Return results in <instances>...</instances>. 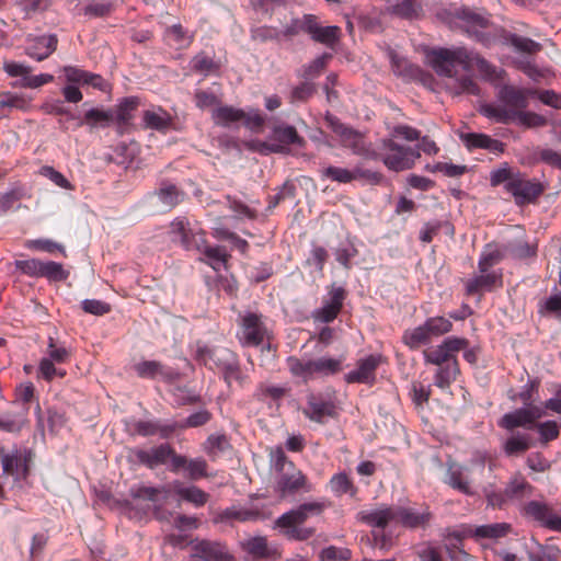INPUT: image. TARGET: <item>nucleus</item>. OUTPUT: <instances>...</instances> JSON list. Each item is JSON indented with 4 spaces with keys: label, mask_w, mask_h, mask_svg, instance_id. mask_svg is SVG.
I'll return each mask as SVG.
<instances>
[{
    "label": "nucleus",
    "mask_w": 561,
    "mask_h": 561,
    "mask_svg": "<svg viewBox=\"0 0 561 561\" xmlns=\"http://www.w3.org/2000/svg\"><path fill=\"white\" fill-rule=\"evenodd\" d=\"M459 374L458 362L438 366L434 377V383L440 389H447L454 382Z\"/></svg>",
    "instance_id": "a19ab883"
},
{
    "label": "nucleus",
    "mask_w": 561,
    "mask_h": 561,
    "mask_svg": "<svg viewBox=\"0 0 561 561\" xmlns=\"http://www.w3.org/2000/svg\"><path fill=\"white\" fill-rule=\"evenodd\" d=\"M43 261L37 259L19 260L15 262V266L23 274L31 277H41Z\"/></svg>",
    "instance_id": "e2e57ef3"
},
{
    "label": "nucleus",
    "mask_w": 561,
    "mask_h": 561,
    "mask_svg": "<svg viewBox=\"0 0 561 561\" xmlns=\"http://www.w3.org/2000/svg\"><path fill=\"white\" fill-rule=\"evenodd\" d=\"M331 54L324 53L321 56L312 60L308 66L305 67L306 78L318 77L325 68L328 60L331 59Z\"/></svg>",
    "instance_id": "774afa93"
},
{
    "label": "nucleus",
    "mask_w": 561,
    "mask_h": 561,
    "mask_svg": "<svg viewBox=\"0 0 561 561\" xmlns=\"http://www.w3.org/2000/svg\"><path fill=\"white\" fill-rule=\"evenodd\" d=\"M112 118L113 116L111 112L102 111L99 108H91L84 115L85 123L91 126L107 125L112 121Z\"/></svg>",
    "instance_id": "0e129e2a"
},
{
    "label": "nucleus",
    "mask_w": 561,
    "mask_h": 561,
    "mask_svg": "<svg viewBox=\"0 0 561 561\" xmlns=\"http://www.w3.org/2000/svg\"><path fill=\"white\" fill-rule=\"evenodd\" d=\"M283 529L284 535L291 540H307L314 534L311 527H301V525H276Z\"/></svg>",
    "instance_id": "3c124183"
},
{
    "label": "nucleus",
    "mask_w": 561,
    "mask_h": 561,
    "mask_svg": "<svg viewBox=\"0 0 561 561\" xmlns=\"http://www.w3.org/2000/svg\"><path fill=\"white\" fill-rule=\"evenodd\" d=\"M25 247L30 250H38V251H44V252H48V253L59 251L62 254H65L64 247L53 240H49V239L27 240L25 242Z\"/></svg>",
    "instance_id": "4d7b16f0"
},
{
    "label": "nucleus",
    "mask_w": 561,
    "mask_h": 561,
    "mask_svg": "<svg viewBox=\"0 0 561 561\" xmlns=\"http://www.w3.org/2000/svg\"><path fill=\"white\" fill-rule=\"evenodd\" d=\"M430 66L439 76L454 77L456 67L460 66L466 71L477 69L484 79L496 81L502 78V70H497L480 55L469 51L463 47L455 49H433L426 55Z\"/></svg>",
    "instance_id": "f03ea898"
},
{
    "label": "nucleus",
    "mask_w": 561,
    "mask_h": 561,
    "mask_svg": "<svg viewBox=\"0 0 561 561\" xmlns=\"http://www.w3.org/2000/svg\"><path fill=\"white\" fill-rule=\"evenodd\" d=\"M304 415L312 422L323 424L336 414L335 404L321 394L310 393L302 409Z\"/></svg>",
    "instance_id": "4468645a"
},
{
    "label": "nucleus",
    "mask_w": 561,
    "mask_h": 561,
    "mask_svg": "<svg viewBox=\"0 0 561 561\" xmlns=\"http://www.w3.org/2000/svg\"><path fill=\"white\" fill-rule=\"evenodd\" d=\"M356 518L367 526L383 529L389 525H396L394 506L380 505L362 510L357 513Z\"/></svg>",
    "instance_id": "dca6fc26"
},
{
    "label": "nucleus",
    "mask_w": 561,
    "mask_h": 561,
    "mask_svg": "<svg viewBox=\"0 0 561 561\" xmlns=\"http://www.w3.org/2000/svg\"><path fill=\"white\" fill-rule=\"evenodd\" d=\"M69 273L64 270L62 264L57 262H43L41 277H46L53 282H61L68 278Z\"/></svg>",
    "instance_id": "49530a36"
},
{
    "label": "nucleus",
    "mask_w": 561,
    "mask_h": 561,
    "mask_svg": "<svg viewBox=\"0 0 561 561\" xmlns=\"http://www.w3.org/2000/svg\"><path fill=\"white\" fill-rule=\"evenodd\" d=\"M526 465L534 472H546L551 468V462L541 453L529 454Z\"/></svg>",
    "instance_id": "69168bd1"
},
{
    "label": "nucleus",
    "mask_w": 561,
    "mask_h": 561,
    "mask_svg": "<svg viewBox=\"0 0 561 561\" xmlns=\"http://www.w3.org/2000/svg\"><path fill=\"white\" fill-rule=\"evenodd\" d=\"M527 106V90L505 84L499 90L496 102L482 104L479 112L500 124L517 122L527 128L546 126L547 118L534 112H525Z\"/></svg>",
    "instance_id": "f257e3e1"
},
{
    "label": "nucleus",
    "mask_w": 561,
    "mask_h": 561,
    "mask_svg": "<svg viewBox=\"0 0 561 561\" xmlns=\"http://www.w3.org/2000/svg\"><path fill=\"white\" fill-rule=\"evenodd\" d=\"M525 512L547 528L561 531V517L554 514L546 503L531 501L526 505Z\"/></svg>",
    "instance_id": "4be33fe9"
},
{
    "label": "nucleus",
    "mask_w": 561,
    "mask_h": 561,
    "mask_svg": "<svg viewBox=\"0 0 561 561\" xmlns=\"http://www.w3.org/2000/svg\"><path fill=\"white\" fill-rule=\"evenodd\" d=\"M512 531L508 523H495L489 525L477 526L470 530V534L478 539H500L507 536Z\"/></svg>",
    "instance_id": "473e14b6"
},
{
    "label": "nucleus",
    "mask_w": 561,
    "mask_h": 561,
    "mask_svg": "<svg viewBox=\"0 0 561 561\" xmlns=\"http://www.w3.org/2000/svg\"><path fill=\"white\" fill-rule=\"evenodd\" d=\"M451 328L453 323L447 318H428L424 324L405 331L403 334V341L409 347L417 348L423 344L430 343L433 337H438L448 333Z\"/></svg>",
    "instance_id": "39448f33"
},
{
    "label": "nucleus",
    "mask_w": 561,
    "mask_h": 561,
    "mask_svg": "<svg viewBox=\"0 0 561 561\" xmlns=\"http://www.w3.org/2000/svg\"><path fill=\"white\" fill-rule=\"evenodd\" d=\"M174 425L160 424L154 421H138L135 424V431L141 436L160 434L162 437H168L174 432Z\"/></svg>",
    "instance_id": "58836bf2"
},
{
    "label": "nucleus",
    "mask_w": 561,
    "mask_h": 561,
    "mask_svg": "<svg viewBox=\"0 0 561 561\" xmlns=\"http://www.w3.org/2000/svg\"><path fill=\"white\" fill-rule=\"evenodd\" d=\"M244 116V111L233 106H219L213 111V119L216 125L228 127L240 122Z\"/></svg>",
    "instance_id": "e433bc0d"
},
{
    "label": "nucleus",
    "mask_w": 561,
    "mask_h": 561,
    "mask_svg": "<svg viewBox=\"0 0 561 561\" xmlns=\"http://www.w3.org/2000/svg\"><path fill=\"white\" fill-rule=\"evenodd\" d=\"M458 18L462 21L466 32L477 41L485 43L484 30L489 25V20L481 14L474 13L469 9H462L458 12Z\"/></svg>",
    "instance_id": "393cba45"
},
{
    "label": "nucleus",
    "mask_w": 561,
    "mask_h": 561,
    "mask_svg": "<svg viewBox=\"0 0 561 561\" xmlns=\"http://www.w3.org/2000/svg\"><path fill=\"white\" fill-rule=\"evenodd\" d=\"M501 274L496 272L481 273L467 282L466 288L469 295L479 293L482 289L491 290L493 287L501 285Z\"/></svg>",
    "instance_id": "2f4dec72"
},
{
    "label": "nucleus",
    "mask_w": 561,
    "mask_h": 561,
    "mask_svg": "<svg viewBox=\"0 0 561 561\" xmlns=\"http://www.w3.org/2000/svg\"><path fill=\"white\" fill-rule=\"evenodd\" d=\"M468 344V340L463 337H447L442 344L426 348L423 352V356L426 363L436 366L451 364L454 360H457L456 354L465 350Z\"/></svg>",
    "instance_id": "0eeeda50"
},
{
    "label": "nucleus",
    "mask_w": 561,
    "mask_h": 561,
    "mask_svg": "<svg viewBox=\"0 0 561 561\" xmlns=\"http://www.w3.org/2000/svg\"><path fill=\"white\" fill-rule=\"evenodd\" d=\"M328 507L325 501H312L300 504L299 506L290 510L289 512L280 515L275 524L276 525H302L311 517L320 516Z\"/></svg>",
    "instance_id": "ddd939ff"
},
{
    "label": "nucleus",
    "mask_w": 561,
    "mask_h": 561,
    "mask_svg": "<svg viewBox=\"0 0 561 561\" xmlns=\"http://www.w3.org/2000/svg\"><path fill=\"white\" fill-rule=\"evenodd\" d=\"M142 119L146 127L157 130H165L171 125V116L160 107L145 111Z\"/></svg>",
    "instance_id": "4c0bfd02"
},
{
    "label": "nucleus",
    "mask_w": 561,
    "mask_h": 561,
    "mask_svg": "<svg viewBox=\"0 0 561 561\" xmlns=\"http://www.w3.org/2000/svg\"><path fill=\"white\" fill-rule=\"evenodd\" d=\"M343 358L318 357L312 359L314 378L328 377L342 370Z\"/></svg>",
    "instance_id": "f704fd0d"
},
{
    "label": "nucleus",
    "mask_w": 561,
    "mask_h": 561,
    "mask_svg": "<svg viewBox=\"0 0 561 561\" xmlns=\"http://www.w3.org/2000/svg\"><path fill=\"white\" fill-rule=\"evenodd\" d=\"M58 39L56 35H43L36 37L33 43L27 46L25 54L37 60L42 61L48 58L57 48Z\"/></svg>",
    "instance_id": "cd10ccee"
},
{
    "label": "nucleus",
    "mask_w": 561,
    "mask_h": 561,
    "mask_svg": "<svg viewBox=\"0 0 561 561\" xmlns=\"http://www.w3.org/2000/svg\"><path fill=\"white\" fill-rule=\"evenodd\" d=\"M499 426L508 431L516 427L533 428L526 408H520L504 414L499 421Z\"/></svg>",
    "instance_id": "c9c22d12"
},
{
    "label": "nucleus",
    "mask_w": 561,
    "mask_h": 561,
    "mask_svg": "<svg viewBox=\"0 0 561 561\" xmlns=\"http://www.w3.org/2000/svg\"><path fill=\"white\" fill-rule=\"evenodd\" d=\"M391 67L397 76L412 78L419 73V68L410 64L405 58L400 57L396 53H390Z\"/></svg>",
    "instance_id": "a18cd8bd"
},
{
    "label": "nucleus",
    "mask_w": 561,
    "mask_h": 561,
    "mask_svg": "<svg viewBox=\"0 0 561 561\" xmlns=\"http://www.w3.org/2000/svg\"><path fill=\"white\" fill-rule=\"evenodd\" d=\"M137 376L145 379L160 378L162 381L172 382L180 378V374L158 360H142L134 365Z\"/></svg>",
    "instance_id": "2eb2a0df"
},
{
    "label": "nucleus",
    "mask_w": 561,
    "mask_h": 561,
    "mask_svg": "<svg viewBox=\"0 0 561 561\" xmlns=\"http://www.w3.org/2000/svg\"><path fill=\"white\" fill-rule=\"evenodd\" d=\"M530 488L526 479L517 473L512 477L510 482L507 483L505 488V496L507 497H515L519 496L524 493L526 489Z\"/></svg>",
    "instance_id": "052dcab7"
},
{
    "label": "nucleus",
    "mask_w": 561,
    "mask_h": 561,
    "mask_svg": "<svg viewBox=\"0 0 561 561\" xmlns=\"http://www.w3.org/2000/svg\"><path fill=\"white\" fill-rule=\"evenodd\" d=\"M224 352H230L227 348H210L208 345L197 342L195 345L194 359L211 370L220 367L218 356Z\"/></svg>",
    "instance_id": "7c9ffc66"
},
{
    "label": "nucleus",
    "mask_w": 561,
    "mask_h": 561,
    "mask_svg": "<svg viewBox=\"0 0 561 561\" xmlns=\"http://www.w3.org/2000/svg\"><path fill=\"white\" fill-rule=\"evenodd\" d=\"M380 363L381 356L379 355H369L359 359L356 368L345 375V381L348 383H373Z\"/></svg>",
    "instance_id": "6ab92c4d"
},
{
    "label": "nucleus",
    "mask_w": 561,
    "mask_h": 561,
    "mask_svg": "<svg viewBox=\"0 0 561 561\" xmlns=\"http://www.w3.org/2000/svg\"><path fill=\"white\" fill-rule=\"evenodd\" d=\"M39 174L49 179L55 185L65 188L72 190L71 183L61 174L59 171L55 170L53 167L44 165L39 170Z\"/></svg>",
    "instance_id": "680f3d73"
},
{
    "label": "nucleus",
    "mask_w": 561,
    "mask_h": 561,
    "mask_svg": "<svg viewBox=\"0 0 561 561\" xmlns=\"http://www.w3.org/2000/svg\"><path fill=\"white\" fill-rule=\"evenodd\" d=\"M272 141L252 142L249 147L260 153H285L288 151L289 145L304 146L305 140L300 137L294 126L278 125L273 128Z\"/></svg>",
    "instance_id": "423d86ee"
},
{
    "label": "nucleus",
    "mask_w": 561,
    "mask_h": 561,
    "mask_svg": "<svg viewBox=\"0 0 561 561\" xmlns=\"http://www.w3.org/2000/svg\"><path fill=\"white\" fill-rule=\"evenodd\" d=\"M167 41L178 49L186 48L191 45L193 36L187 34L180 24L173 25L167 30Z\"/></svg>",
    "instance_id": "c03bdc74"
},
{
    "label": "nucleus",
    "mask_w": 561,
    "mask_h": 561,
    "mask_svg": "<svg viewBox=\"0 0 561 561\" xmlns=\"http://www.w3.org/2000/svg\"><path fill=\"white\" fill-rule=\"evenodd\" d=\"M240 342L245 346H259L270 339V333L262 321V316L247 312L241 318Z\"/></svg>",
    "instance_id": "1a4fd4ad"
},
{
    "label": "nucleus",
    "mask_w": 561,
    "mask_h": 561,
    "mask_svg": "<svg viewBox=\"0 0 561 561\" xmlns=\"http://www.w3.org/2000/svg\"><path fill=\"white\" fill-rule=\"evenodd\" d=\"M287 368L293 377L300 379L307 383L314 379L312 359L304 360L296 356H289L286 359Z\"/></svg>",
    "instance_id": "72a5a7b5"
},
{
    "label": "nucleus",
    "mask_w": 561,
    "mask_h": 561,
    "mask_svg": "<svg viewBox=\"0 0 561 561\" xmlns=\"http://www.w3.org/2000/svg\"><path fill=\"white\" fill-rule=\"evenodd\" d=\"M307 34L318 43L332 47L340 38L341 30L339 26H321L319 25L316 15H312V21L307 25Z\"/></svg>",
    "instance_id": "bb28decb"
},
{
    "label": "nucleus",
    "mask_w": 561,
    "mask_h": 561,
    "mask_svg": "<svg viewBox=\"0 0 561 561\" xmlns=\"http://www.w3.org/2000/svg\"><path fill=\"white\" fill-rule=\"evenodd\" d=\"M138 106L136 98L124 99L116 107L115 118L118 123H126L131 117V112Z\"/></svg>",
    "instance_id": "5fc2aeb1"
},
{
    "label": "nucleus",
    "mask_w": 561,
    "mask_h": 561,
    "mask_svg": "<svg viewBox=\"0 0 561 561\" xmlns=\"http://www.w3.org/2000/svg\"><path fill=\"white\" fill-rule=\"evenodd\" d=\"M327 121L330 123V126L336 136H339L340 141L344 147L351 148L354 151L362 148L363 137L359 133L344 126L332 116H327Z\"/></svg>",
    "instance_id": "c756f323"
},
{
    "label": "nucleus",
    "mask_w": 561,
    "mask_h": 561,
    "mask_svg": "<svg viewBox=\"0 0 561 561\" xmlns=\"http://www.w3.org/2000/svg\"><path fill=\"white\" fill-rule=\"evenodd\" d=\"M24 196V193L21 188L15 187L8 192L0 194V211L2 214L8 213L13 209L15 204H18Z\"/></svg>",
    "instance_id": "864d4df0"
},
{
    "label": "nucleus",
    "mask_w": 561,
    "mask_h": 561,
    "mask_svg": "<svg viewBox=\"0 0 561 561\" xmlns=\"http://www.w3.org/2000/svg\"><path fill=\"white\" fill-rule=\"evenodd\" d=\"M158 197L165 207L172 208L180 203L181 193L175 185L163 183L158 191Z\"/></svg>",
    "instance_id": "de8ad7c7"
},
{
    "label": "nucleus",
    "mask_w": 561,
    "mask_h": 561,
    "mask_svg": "<svg viewBox=\"0 0 561 561\" xmlns=\"http://www.w3.org/2000/svg\"><path fill=\"white\" fill-rule=\"evenodd\" d=\"M530 447L529 436L526 434H515L506 439L503 449L507 456H516L525 453Z\"/></svg>",
    "instance_id": "37998d69"
},
{
    "label": "nucleus",
    "mask_w": 561,
    "mask_h": 561,
    "mask_svg": "<svg viewBox=\"0 0 561 561\" xmlns=\"http://www.w3.org/2000/svg\"><path fill=\"white\" fill-rule=\"evenodd\" d=\"M288 465L291 471L282 473L276 482V491L283 499L301 489L307 492L311 490L310 485L307 483L306 476L300 470L296 469L293 462H288Z\"/></svg>",
    "instance_id": "f3484780"
},
{
    "label": "nucleus",
    "mask_w": 561,
    "mask_h": 561,
    "mask_svg": "<svg viewBox=\"0 0 561 561\" xmlns=\"http://www.w3.org/2000/svg\"><path fill=\"white\" fill-rule=\"evenodd\" d=\"M175 492L183 501L190 502L199 507L206 504L209 495L195 485L184 486L180 481H173L165 486L135 485L129 490V494L135 500L149 501L154 506H160L167 502L170 492Z\"/></svg>",
    "instance_id": "7ed1b4c3"
},
{
    "label": "nucleus",
    "mask_w": 561,
    "mask_h": 561,
    "mask_svg": "<svg viewBox=\"0 0 561 561\" xmlns=\"http://www.w3.org/2000/svg\"><path fill=\"white\" fill-rule=\"evenodd\" d=\"M345 298V291L341 287H334L329 293V299L324 301L323 306L317 309L313 313V318L317 321L329 323L332 322L340 313L343 300Z\"/></svg>",
    "instance_id": "aec40b11"
},
{
    "label": "nucleus",
    "mask_w": 561,
    "mask_h": 561,
    "mask_svg": "<svg viewBox=\"0 0 561 561\" xmlns=\"http://www.w3.org/2000/svg\"><path fill=\"white\" fill-rule=\"evenodd\" d=\"M197 250L205 254L208 264L215 271L226 267L228 254L222 247H209L206 244V240L204 239V244H202L201 249Z\"/></svg>",
    "instance_id": "ea45409f"
},
{
    "label": "nucleus",
    "mask_w": 561,
    "mask_h": 561,
    "mask_svg": "<svg viewBox=\"0 0 561 561\" xmlns=\"http://www.w3.org/2000/svg\"><path fill=\"white\" fill-rule=\"evenodd\" d=\"M460 139L469 150L479 148L492 153H502L505 150L502 141L481 133H462Z\"/></svg>",
    "instance_id": "b1692460"
},
{
    "label": "nucleus",
    "mask_w": 561,
    "mask_h": 561,
    "mask_svg": "<svg viewBox=\"0 0 561 561\" xmlns=\"http://www.w3.org/2000/svg\"><path fill=\"white\" fill-rule=\"evenodd\" d=\"M379 156L389 170L400 172L413 168L421 153L413 147L400 145L393 139H386L382 141Z\"/></svg>",
    "instance_id": "20e7f679"
},
{
    "label": "nucleus",
    "mask_w": 561,
    "mask_h": 561,
    "mask_svg": "<svg viewBox=\"0 0 561 561\" xmlns=\"http://www.w3.org/2000/svg\"><path fill=\"white\" fill-rule=\"evenodd\" d=\"M529 94L537 95V98L546 105L551 106L553 108H561V94L554 92L553 90H545V91H530L527 90V96Z\"/></svg>",
    "instance_id": "338daca9"
},
{
    "label": "nucleus",
    "mask_w": 561,
    "mask_h": 561,
    "mask_svg": "<svg viewBox=\"0 0 561 561\" xmlns=\"http://www.w3.org/2000/svg\"><path fill=\"white\" fill-rule=\"evenodd\" d=\"M322 176L343 184L358 180H365L369 183H379L382 178L380 173L365 169L360 165H357L352 170L331 165L322 170Z\"/></svg>",
    "instance_id": "9d476101"
},
{
    "label": "nucleus",
    "mask_w": 561,
    "mask_h": 561,
    "mask_svg": "<svg viewBox=\"0 0 561 561\" xmlns=\"http://www.w3.org/2000/svg\"><path fill=\"white\" fill-rule=\"evenodd\" d=\"M505 190L512 194L517 205L534 203L542 193L543 186L536 180H529L520 172L515 173V179L505 184Z\"/></svg>",
    "instance_id": "6e6552de"
},
{
    "label": "nucleus",
    "mask_w": 561,
    "mask_h": 561,
    "mask_svg": "<svg viewBox=\"0 0 561 561\" xmlns=\"http://www.w3.org/2000/svg\"><path fill=\"white\" fill-rule=\"evenodd\" d=\"M171 232L180 237L182 245L190 249H201L204 244V232L192 228L185 217H178L171 222Z\"/></svg>",
    "instance_id": "a211bd4d"
},
{
    "label": "nucleus",
    "mask_w": 561,
    "mask_h": 561,
    "mask_svg": "<svg viewBox=\"0 0 561 561\" xmlns=\"http://www.w3.org/2000/svg\"><path fill=\"white\" fill-rule=\"evenodd\" d=\"M390 8L393 13L402 18L411 19L417 15V5L413 0H392Z\"/></svg>",
    "instance_id": "603ef678"
},
{
    "label": "nucleus",
    "mask_w": 561,
    "mask_h": 561,
    "mask_svg": "<svg viewBox=\"0 0 561 561\" xmlns=\"http://www.w3.org/2000/svg\"><path fill=\"white\" fill-rule=\"evenodd\" d=\"M28 408H24L19 414H3L0 416V430L9 433H19L26 424Z\"/></svg>",
    "instance_id": "79ce46f5"
},
{
    "label": "nucleus",
    "mask_w": 561,
    "mask_h": 561,
    "mask_svg": "<svg viewBox=\"0 0 561 561\" xmlns=\"http://www.w3.org/2000/svg\"><path fill=\"white\" fill-rule=\"evenodd\" d=\"M133 455L140 463L149 468H156L165 463L169 458L172 459L175 454L168 444H162L150 449H135Z\"/></svg>",
    "instance_id": "5701e85b"
},
{
    "label": "nucleus",
    "mask_w": 561,
    "mask_h": 561,
    "mask_svg": "<svg viewBox=\"0 0 561 561\" xmlns=\"http://www.w3.org/2000/svg\"><path fill=\"white\" fill-rule=\"evenodd\" d=\"M312 21V14H305L300 19H293L290 23H288L283 31H279L280 36L286 38H291L297 36L299 33H307V25Z\"/></svg>",
    "instance_id": "09e8293b"
},
{
    "label": "nucleus",
    "mask_w": 561,
    "mask_h": 561,
    "mask_svg": "<svg viewBox=\"0 0 561 561\" xmlns=\"http://www.w3.org/2000/svg\"><path fill=\"white\" fill-rule=\"evenodd\" d=\"M190 561H231L232 554L227 547L218 541L193 540Z\"/></svg>",
    "instance_id": "f8f14e48"
},
{
    "label": "nucleus",
    "mask_w": 561,
    "mask_h": 561,
    "mask_svg": "<svg viewBox=\"0 0 561 561\" xmlns=\"http://www.w3.org/2000/svg\"><path fill=\"white\" fill-rule=\"evenodd\" d=\"M46 354V358H50L56 364H64L70 357V352L64 346L56 345L53 337H49Z\"/></svg>",
    "instance_id": "bf43d9fd"
},
{
    "label": "nucleus",
    "mask_w": 561,
    "mask_h": 561,
    "mask_svg": "<svg viewBox=\"0 0 561 561\" xmlns=\"http://www.w3.org/2000/svg\"><path fill=\"white\" fill-rule=\"evenodd\" d=\"M247 552L255 558H264L268 554L267 541L263 537H254L243 543Z\"/></svg>",
    "instance_id": "13d9d810"
},
{
    "label": "nucleus",
    "mask_w": 561,
    "mask_h": 561,
    "mask_svg": "<svg viewBox=\"0 0 561 561\" xmlns=\"http://www.w3.org/2000/svg\"><path fill=\"white\" fill-rule=\"evenodd\" d=\"M536 430L539 434L540 443L547 445L549 442L559 437V426L554 421H546L536 424Z\"/></svg>",
    "instance_id": "8fccbe9b"
},
{
    "label": "nucleus",
    "mask_w": 561,
    "mask_h": 561,
    "mask_svg": "<svg viewBox=\"0 0 561 561\" xmlns=\"http://www.w3.org/2000/svg\"><path fill=\"white\" fill-rule=\"evenodd\" d=\"M2 468L4 473L14 477L16 480L25 479L28 474L27 459L22 457L19 450L2 457Z\"/></svg>",
    "instance_id": "c85d7f7f"
},
{
    "label": "nucleus",
    "mask_w": 561,
    "mask_h": 561,
    "mask_svg": "<svg viewBox=\"0 0 561 561\" xmlns=\"http://www.w3.org/2000/svg\"><path fill=\"white\" fill-rule=\"evenodd\" d=\"M185 469L191 480H199L207 477V462L203 458L187 459L181 455H173L172 471Z\"/></svg>",
    "instance_id": "a878e982"
},
{
    "label": "nucleus",
    "mask_w": 561,
    "mask_h": 561,
    "mask_svg": "<svg viewBox=\"0 0 561 561\" xmlns=\"http://www.w3.org/2000/svg\"><path fill=\"white\" fill-rule=\"evenodd\" d=\"M218 363L220 364L218 370L221 373L228 387H231L233 382H237L240 387L244 386L247 376L241 371L239 363L232 352H224V354H220L218 356Z\"/></svg>",
    "instance_id": "412c9836"
},
{
    "label": "nucleus",
    "mask_w": 561,
    "mask_h": 561,
    "mask_svg": "<svg viewBox=\"0 0 561 561\" xmlns=\"http://www.w3.org/2000/svg\"><path fill=\"white\" fill-rule=\"evenodd\" d=\"M448 484L465 493V494H472V491H471V488L468 483V481H466L462 477V471L460 468H453L450 467L449 470H448Z\"/></svg>",
    "instance_id": "6e6d98bb"
},
{
    "label": "nucleus",
    "mask_w": 561,
    "mask_h": 561,
    "mask_svg": "<svg viewBox=\"0 0 561 561\" xmlns=\"http://www.w3.org/2000/svg\"><path fill=\"white\" fill-rule=\"evenodd\" d=\"M394 516L396 525L411 529L424 528L430 524L432 519V513L430 508L424 505H396Z\"/></svg>",
    "instance_id": "9b49d317"
}]
</instances>
